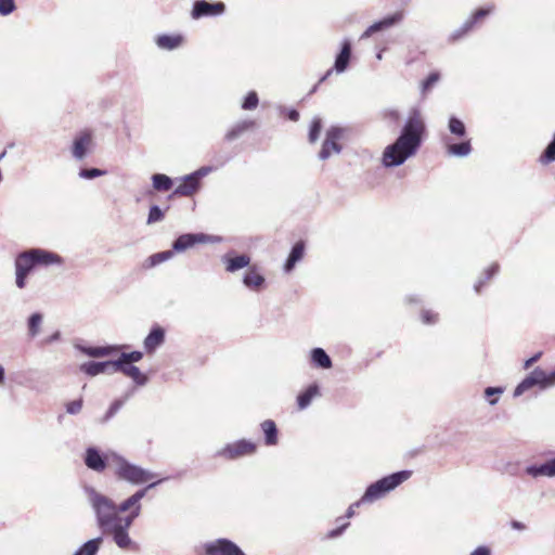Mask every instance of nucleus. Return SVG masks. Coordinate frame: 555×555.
<instances>
[{"label": "nucleus", "mask_w": 555, "mask_h": 555, "mask_svg": "<svg viewBox=\"0 0 555 555\" xmlns=\"http://www.w3.org/2000/svg\"><path fill=\"white\" fill-rule=\"evenodd\" d=\"M541 354H542L541 352H538L534 356H532L530 359L526 360L524 367L529 369L534 362H537L540 359Z\"/></svg>", "instance_id": "obj_56"}, {"label": "nucleus", "mask_w": 555, "mask_h": 555, "mask_svg": "<svg viewBox=\"0 0 555 555\" xmlns=\"http://www.w3.org/2000/svg\"><path fill=\"white\" fill-rule=\"evenodd\" d=\"M222 262L225 264V270L230 273L236 272L243 268H246L250 263V257L242 254L234 257L225 255L222 257Z\"/></svg>", "instance_id": "obj_22"}, {"label": "nucleus", "mask_w": 555, "mask_h": 555, "mask_svg": "<svg viewBox=\"0 0 555 555\" xmlns=\"http://www.w3.org/2000/svg\"><path fill=\"white\" fill-rule=\"evenodd\" d=\"M304 255H305V243L302 241H298L292 247V250H291V253L285 261V264H284V271L291 272L295 268L296 263L299 262L304 258Z\"/></svg>", "instance_id": "obj_23"}, {"label": "nucleus", "mask_w": 555, "mask_h": 555, "mask_svg": "<svg viewBox=\"0 0 555 555\" xmlns=\"http://www.w3.org/2000/svg\"><path fill=\"white\" fill-rule=\"evenodd\" d=\"M448 128L452 134L459 138H463L466 134L464 122L455 116L450 117Z\"/></svg>", "instance_id": "obj_35"}, {"label": "nucleus", "mask_w": 555, "mask_h": 555, "mask_svg": "<svg viewBox=\"0 0 555 555\" xmlns=\"http://www.w3.org/2000/svg\"><path fill=\"white\" fill-rule=\"evenodd\" d=\"M117 513L114 524L112 525L108 535L112 537L114 543L124 551H137L139 545L129 535V529L133 521L140 516L139 514L128 513L125 517Z\"/></svg>", "instance_id": "obj_5"}, {"label": "nucleus", "mask_w": 555, "mask_h": 555, "mask_svg": "<svg viewBox=\"0 0 555 555\" xmlns=\"http://www.w3.org/2000/svg\"><path fill=\"white\" fill-rule=\"evenodd\" d=\"M205 555H246L233 541L219 538L203 544Z\"/></svg>", "instance_id": "obj_9"}, {"label": "nucleus", "mask_w": 555, "mask_h": 555, "mask_svg": "<svg viewBox=\"0 0 555 555\" xmlns=\"http://www.w3.org/2000/svg\"><path fill=\"white\" fill-rule=\"evenodd\" d=\"M153 188L157 191H168L172 186V180L163 173H155L152 177Z\"/></svg>", "instance_id": "obj_34"}, {"label": "nucleus", "mask_w": 555, "mask_h": 555, "mask_svg": "<svg viewBox=\"0 0 555 555\" xmlns=\"http://www.w3.org/2000/svg\"><path fill=\"white\" fill-rule=\"evenodd\" d=\"M376 57H377L378 60H382V52H378V53H377V55H376Z\"/></svg>", "instance_id": "obj_63"}, {"label": "nucleus", "mask_w": 555, "mask_h": 555, "mask_svg": "<svg viewBox=\"0 0 555 555\" xmlns=\"http://www.w3.org/2000/svg\"><path fill=\"white\" fill-rule=\"evenodd\" d=\"M82 404H83L82 398L73 400L66 404V412L70 415H76L81 411Z\"/></svg>", "instance_id": "obj_49"}, {"label": "nucleus", "mask_w": 555, "mask_h": 555, "mask_svg": "<svg viewBox=\"0 0 555 555\" xmlns=\"http://www.w3.org/2000/svg\"><path fill=\"white\" fill-rule=\"evenodd\" d=\"M385 116L393 121H398L400 119V113L397 109L387 111Z\"/></svg>", "instance_id": "obj_53"}, {"label": "nucleus", "mask_w": 555, "mask_h": 555, "mask_svg": "<svg viewBox=\"0 0 555 555\" xmlns=\"http://www.w3.org/2000/svg\"><path fill=\"white\" fill-rule=\"evenodd\" d=\"M42 323V315L38 312L33 313L28 318V334L30 337H36L39 333V327Z\"/></svg>", "instance_id": "obj_37"}, {"label": "nucleus", "mask_w": 555, "mask_h": 555, "mask_svg": "<svg viewBox=\"0 0 555 555\" xmlns=\"http://www.w3.org/2000/svg\"><path fill=\"white\" fill-rule=\"evenodd\" d=\"M114 365V373L121 372L127 377H130L138 386H144L149 380L147 376L144 373H142L138 366L133 364L115 360Z\"/></svg>", "instance_id": "obj_16"}, {"label": "nucleus", "mask_w": 555, "mask_h": 555, "mask_svg": "<svg viewBox=\"0 0 555 555\" xmlns=\"http://www.w3.org/2000/svg\"><path fill=\"white\" fill-rule=\"evenodd\" d=\"M91 138L85 133L75 139L73 145V155L76 159H83L87 155L88 145L90 144Z\"/></svg>", "instance_id": "obj_27"}, {"label": "nucleus", "mask_w": 555, "mask_h": 555, "mask_svg": "<svg viewBox=\"0 0 555 555\" xmlns=\"http://www.w3.org/2000/svg\"><path fill=\"white\" fill-rule=\"evenodd\" d=\"M349 526V522H345L341 526H339L338 528L336 529H333L328 532L327 537L328 538H337L338 535H340L343 533V531Z\"/></svg>", "instance_id": "obj_52"}, {"label": "nucleus", "mask_w": 555, "mask_h": 555, "mask_svg": "<svg viewBox=\"0 0 555 555\" xmlns=\"http://www.w3.org/2000/svg\"><path fill=\"white\" fill-rule=\"evenodd\" d=\"M512 527L514 529H517V530H524L525 529V525L519 522V521H517V520H513L512 521Z\"/></svg>", "instance_id": "obj_59"}, {"label": "nucleus", "mask_w": 555, "mask_h": 555, "mask_svg": "<svg viewBox=\"0 0 555 555\" xmlns=\"http://www.w3.org/2000/svg\"><path fill=\"white\" fill-rule=\"evenodd\" d=\"M182 41L181 36L162 35L156 39L158 48L165 50H173L180 46Z\"/></svg>", "instance_id": "obj_33"}, {"label": "nucleus", "mask_w": 555, "mask_h": 555, "mask_svg": "<svg viewBox=\"0 0 555 555\" xmlns=\"http://www.w3.org/2000/svg\"><path fill=\"white\" fill-rule=\"evenodd\" d=\"M82 351L93 358L105 357L112 352V347H87L83 348Z\"/></svg>", "instance_id": "obj_42"}, {"label": "nucleus", "mask_w": 555, "mask_h": 555, "mask_svg": "<svg viewBox=\"0 0 555 555\" xmlns=\"http://www.w3.org/2000/svg\"><path fill=\"white\" fill-rule=\"evenodd\" d=\"M344 129L339 127H331L326 131L325 140L322 144V149L319 152V158L321 160H326L331 157V155L339 154L341 152V145L338 141L343 138Z\"/></svg>", "instance_id": "obj_12"}, {"label": "nucleus", "mask_w": 555, "mask_h": 555, "mask_svg": "<svg viewBox=\"0 0 555 555\" xmlns=\"http://www.w3.org/2000/svg\"><path fill=\"white\" fill-rule=\"evenodd\" d=\"M211 169L209 167H202L198 170L192 172V175H195V178L199 181V179L204 176H206Z\"/></svg>", "instance_id": "obj_54"}, {"label": "nucleus", "mask_w": 555, "mask_h": 555, "mask_svg": "<svg viewBox=\"0 0 555 555\" xmlns=\"http://www.w3.org/2000/svg\"><path fill=\"white\" fill-rule=\"evenodd\" d=\"M310 359L313 366L318 369L327 370L331 369L333 363L330 356L323 348L315 347L310 352Z\"/></svg>", "instance_id": "obj_24"}, {"label": "nucleus", "mask_w": 555, "mask_h": 555, "mask_svg": "<svg viewBox=\"0 0 555 555\" xmlns=\"http://www.w3.org/2000/svg\"><path fill=\"white\" fill-rule=\"evenodd\" d=\"M261 429L264 434V442L267 446H275L278 443V428L273 421L266 420L261 423Z\"/></svg>", "instance_id": "obj_28"}, {"label": "nucleus", "mask_w": 555, "mask_h": 555, "mask_svg": "<svg viewBox=\"0 0 555 555\" xmlns=\"http://www.w3.org/2000/svg\"><path fill=\"white\" fill-rule=\"evenodd\" d=\"M491 12L490 9H478L477 11H475L473 13V15L466 20L461 27H459L457 29H455L451 35H450V41H456L459 40L460 38H462L464 35H466L469 30L473 29L474 25L481 18L486 17L487 15H489Z\"/></svg>", "instance_id": "obj_15"}, {"label": "nucleus", "mask_w": 555, "mask_h": 555, "mask_svg": "<svg viewBox=\"0 0 555 555\" xmlns=\"http://www.w3.org/2000/svg\"><path fill=\"white\" fill-rule=\"evenodd\" d=\"M102 537H98L85 542L74 555H96L102 544Z\"/></svg>", "instance_id": "obj_30"}, {"label": "nucleus", "mask_w": 555, "mask_h": 555, "mask_svg": "<svg viewBox=\"0 0 555 555\" xmlns=\"http://www.w3.org/2000/svg\"><path fill=\"white\" fill-rule=\"evenodd\" d=\"M5 379V371L4 367L0 364V385L4 383Z\"/></svg>", "instance_id": "obj_61"}, {"label": "nucleus", "mask_w": 555, "mask_h": 555, "mask_svg": "<svg viewBox=\"0 0 555 555\" xmlns=\"http://www.w3.org/2000/svg\"><path fill=\"white\" fill-rule=\"evenodd\" d=\"M143 357L141 351H131V352H122L120 357L116 361L126 362L133 364L134 362H139Z\"/></svg>", "instance_id": "obj_45"}, {"label": "nucleus", "mask_w": 555, "mask_h": 555, "mask_svg": "<svg viewBox=\"0 0 555 555\" xmlns=\"http://www.w3.org/2000/svg\"><path fill=\"white\" fill-rule=\"evenodd\" d=\"M319 395V386L317 384L310 385L304 392L297 397V404L300 410L307 409L312 399Z\"/></svg>", "instance_id": "obj_29"}, {"label": "nucleus", "mask_w": 555, "mask_h": 555, "mask_svg": "<svg viewBox=\"0 0 555 555\" xmlns=\"http://www.w3.org/2000/svg\"><path fill=\"white\" fill-rule=\"evenodd\" d=\"M254 127H255L254 120H249V119L241 120V121L236 122L233 127H231V129L228 130V132L224 135V139L229 142L234 141Z\"/></svg>", "instance_id": "obj_25"}, {"label": "nucleus", "mask_w": 555, "mask_h": 555, "mask_svg": "<svg viewBox=\"0 0 555 555\" xmlns=\"http://www.w3.org/2000/svg\"><path fill=\"white\" fill-rule=\"evenodd\" d=\"M440 76L438 73L434 72L428 75V77L423 81L422 89L423 92L429 90L438 80Z\"/></svg>", "instance_id": "obj_50"}, {"label": "nucleus", "mask_w": 555, "mask_h": 555, "mask_svg": "<svg viewBox=\"0 0 555 555\" xmlns=\"http://www.w3.org/2000/svg\"><path fill=\"white\" fill-rule=\"evenodd\" d=\"M164 217H165V215H164L163 210L157 205H152L149 210L146 223L153 224V223L159 222L164 219Z\"/></svg>", "instance_id": "obj_43"}, {"label": "nucleus", "mask_w": 555, "mask_h": 555, "mask_svg": "<svg viewBox=\"0 0 555 555\" xmlns=\"http://www.w3.org/2000/svg\"><path fill=\"white\" fill-rule=\"evenodd\" d=\"M165 341V330L159 325H155L144 339V349L147 353H153Z\"/></svg>", "instance_id": "obj_19"}, {"label": "nucleus", "mask_w": 555, "mask_h": 555, "mask_svg": "<svg viewBox=\"0 0 555 555\" xmlns=\"http://www.w3.org/2000/svg\"><path fill=\"white\" fill-rule=\"evenodd\" d=\"M108 461H112L111 454L105 457L95 447L87 448L85 464L88 468L98 473H102L106 468Z\"/></svg>", "instance_id": "obj_14"}, {"label": "nucleus", "mask_w": 555, "mask_h": 555, "mask_svg": "<svg viewBox=\"0 0 555 555\" xmlns=\"http://www.w3.org/2000/svg\"><path fill=\"white\" fill-rule=\"evenodd\" d=\"M173 254L175 251L172 249L153 254L147 258V267H155L162 262H165L172 258Z\"/></svg>", "instance_id": "obj_36"}, {"label": "nucleus", "mask_w": 555, "mask_h": 555, "mask_svg": "<svg viewBox=\"0 0 555 555\" xmlns=\"http://www.w3.org/2000/svg\"><path fill=\"white\" fill-rule=\"evenodd\" d=\"M111 459L115 463L114 473L118 479L131 485H142L155 478L154 473L130 463L117 453H112Z\"/></svg>", "instance_id": "obj_4"}, {"label": "nucleus", "mask_w": 555, "mask_h": 555, "mask_svg": "<svg viewBox=\"0 0 555 555\" xmlns=\"http://www.w3.org/2000/svg\"><path fill=\"white\" fill-rule=\"evenodd\" d=\"M402 17H403V14L401 12H397L392 15H389V16L378 21V22H375L374 24H372L371 26H369L366 28V30L361 35L360 38L366 39L377 31L387 29V28L396 25L397 23H399L402 20Z\"/></svg>", "instance_id": "obj_18"}, {"label": "nucleus", "mask_w": 555, "mask_h": 555, "mask_svg": "<svg viewBox=\"0 0 555 555\" xmlns=\"http://www.w3.org/2000/svg\"><path fill=\"white\" fill-rule=\"evenodd\" d=\"M256 448V443L242 439L233 443H228L216 452V456L224 457L227 460H235L241 456L255 453Z\"/></svg>", "instance_id": "obj_11"}, {"label": "nucleus", "mask_w": 555, "mask_h": 555, "mask_svg": "<svg viewBox=\"0 0 555 555\" xmlns=\"http://www.w3.org/2000/svg\"><path fill=\"white\" fill-rule=\"evenodd\" d=\"M78 175L82 179L91 180L106 175V171L98 168H82Z\"/></svg>", "instance_id": "obj_44"}, {"label": "nucleus", "mask_w": 555, "mask_h": 555, "mask_svg": "<svg viewBox=\"0 0 555 555\" xmlns=\"http://www.w3.org/2000/svg\"><path fill=\"white\" fill-rule=\"evenodd\" d=\"M212 242L211 236L204 233H185L178 236L172 243L175 253H183L196 244Z\"/></svg>", "instance_id": "obj_13"}, {"label": "nucleus", "mask_w": 555, "mask_h": 555, "mask_svg": "<svg viewBox=\"0 0 555 555\" xmlns=\"http://www.w3.org/2000/svg\"><path fill=\"white\" fill-rule=\"evenodd\" d=\"M115 360L109 361H89L80 365V371L89 376H96L102 373L113 374L115 370Z\"/></svg>", "instance_id": "obj_17"}, {"label": "nucleus", "mask_w": 555, "mask_h": 555, "mask_svg": "<svg viewBox=\"0 0 555 555\" xmlns=\"http://www.w3.org/2000/svg\"><path fill=\"white\" fill-rule=\"evenodd\" d=\"M227 7L223 2H208L206 0H195L191 10L193 20L204 17H217L225 13Z\"/></svg>", "instance_id": "obj_10"}, {"label": "nucleus", "mask_w": 555, "mask_h": 555, "mask_svg": "<svg viewBox=\"0 0 555 555\" xmlns=\"http://www.w3.org/2000/svg\"><path fill=\"white\" fill-rule=\"evenodd\" d=\"M351 57V43L349 40H345L341 46L340 52L337 54L334 63V69L336 73H344L349 65Z\"/></svg>", "instance_id": "obj_21"}, {"label": "nucleus", "mask_w": 555, "mask_h": 555, "mask_svg": "<svg viewBox=\"0 0 555 555\" xmlns=\"http://www.w3.org/2000/svg\"><path fill=\"white\" fill-rule=\"evenodd\" d=\"M412 475L411 470H400L393 474H390L382 479L371 483L364 494L361 498L363 502H374L380 498H383L386 493L393 490L402 482L408 480Z\"/></svg>", "instance_id": "obj_6"}, {"label": "nucleus", "mask_w": 555, "mask_h": 555, "mask_svg": "<svg viewBox=\"0 0 555 555\" xmlns=\"http://www.w3.org/2000/svg\"><path fill=\"white\" fill-rule=\"evenodd\" d=\"M539 385L541 388L555 385V370L546 373L540 367L534 369L526 378H524L514 389V397H519L533 386Z\"/></svg>", "instance_id": "obj_7"}, {"label": "nucleus", "mask_w": 555, "mask_h": 555, "mask_svg": "<svg viewBox=\"0 0 555 555\" xmlns=\"http://www.w3.org/2000/svg\"><path fill=\"white\" fill-rule=\"evenodd\" d=\"M85 492L89 504L95 515L98 527L107 534L118 512L117 505L108 496L98 492L92 487H86Z\"/></svg>", "instance_id": "obj_3"}, {"label": "nucleus", "mask_w": 555, "mask_h": 555, "mask_svg": "<svg viewBox=\"0 0 555 555\" xmlns=\"http://www.w3.org/2000/svg\"><path fill=\"white\" fill-rule=\"evenodd\" d=\"M243 283L250 289H258L264 284V278L255 270H249L245 273Z\"/></svg>", "instance_id": "obj_32"}, {"label": "nucleus", "mask_w": 555, "mask_h": 555, "mask_svg": "<svg viewBox=\"0 0 555 555\" xmlns=\"http://www.w3.org/2000/svg\"><path fill=\"white\" fill-rule=\"evenodd\" d=\"M14 0H0V15L7 16L15 10Z\"/></svg>", "instance_id": "obj_48"}, {"label": "nucleus", "mask_w": 555, "mask_h": 555, "mask_svg": "<svg viewBox=\"0 0 555 555\" xmlns=\"http://www.w3.org/2000/svg\"><path fill=\"white\" fill-rule=\"evenodd\" d=\"M124 400H115L111 406L108 408L107 412L105 413L102 423L108 422L124 405Z\"/></svg>", "instance_id": "obj_46"}, {"label": "nucleus", "mask_w": 555, "mask_h": 555, "mask_svg": "<svg viewBox=\"0 0 555 555\" xmlns=\"http://www.w3.org/2000/svg\"><path fill=\"white\" fill-rule=\"evenodd\" d=\"M64 259L56 253L43 248H30L21 251L14 260L15 285L24 289L27 285V278L37 266H62Z\"/></svg>", "instance_id": "obj_2"}, {"label": "nucleus", "mask_w": 555, "mask_h": 555, "mask_svg": "<svg viewBox=\"0 0 555 555\" xmlns=\"http://www.w3.org/2000/svg\"><path fill=\"white\" fill-rule=\"evenodd\" d=\"M322 129V120L319 117H314L309 129V142L314 143L320 137Z\"/></svg>", "instance_id": "obj_40"}, {"label": "nucleus", "mask_w": 555, "mask_h": 555, "mask_svg": "<svg viewBox=\"0 0 555 555\" xmlns=\"http://www.w3.org/2000/svg\"><path fill=\"white\" fill-rule=\"evenodd\" d=\"M499 264L498 263H493L491 264L486 271H485V279H480L479 281L476 282V284L474 285V288L476 291V293H479L482 285L486 283V281L490 280L492 276H494L498 272H499Z\"/></svg>", "instance_id": "obj_39"}, {"label": "nucleus", "mask_w": 555, "mask_h": 555, "mask_svg": "<svg viewBox=\"0 0 555 555\" xmlns=\"http://www.w3.org/2000/svg\"><path fill=\"white\" fill-rule=\"evenodd\" d=\"M361 503H364V502L360 500V501H358V502H356V503L351 504V505L348 507V509H347V517H352V516H353V514H354V508H356V507H359Z\"/></svg>", "instance_id": "obj_57"}, {"label": "nucleus", "mask_w": 555, "mask_h": 555, "mask_svg": "<svg viewBox=\"0 0 555 555\" xmlns=\"http://www.w3.org/2000/svg\"><path fill=\"white\" fill-rule=\"evenodd\" d=\"M438 320V314L433 311L425 310L422 312V321L425 324H434Z\"/></svg>", "instance_id": "obj_51"}, {"label": "nucleus", "mask_w": 555, "mask_h": 555, "mask_svg": "<svg viewBox=\"0 0 555 555\" xmlns=\"http://www.w3.org/2000/svg\"><path fill=\"white\" fill-rule=\"evenodd\" d=\"M166 478L158 479L156 481H153L145 486L144 488H141L137 490L133 494H131L129 498L124 500L117 505L119 513H132V514H139L141 515L142 512V499L146 495L147 491L155 488L159 483H162Z\"/></svg>", "instance_id": "obj_8"}, {"label": "nucleus", "mask_w": 555, "mask_h": 555, "mask_svg": "<svg viewBox=\"0 0 555 555\" xmlns=\"http://www.w3.org/2000/svg\"><path fill=\"white\" fill-rule=\"evenodd\" d=\"M258 103L259 99L257 92L249 91L242 103V108L245 111H251L258 106Z\"/></svg>", "instance_id": "obj_41"}, {"label": "nucleus", "mask_w": 555, "mask_h": 555, "mask_svg": "<svg viewBox=\"0 0 555 555\" xmlns=\"http://www.w3.org/2000/svg\"><path fill=\"white\" fill-rule=\"evenodd\" d=\"M287 116L293 121H297L299 119V113L296 109H291Z\"/></svg>", "instance_id": "obj_58"}, {"label": "nucleus", "mask_w": 555, "mask_h": 555, "mask_svg": "<svg viewBox=\"0 0 555 555\" xmlns=\"http://www.w3.org/2000/svg\"><path fill=\"white\" fill-rule=\"evenodd\" d=\"M333 70H335V69H334V68L328 69V70H327V72H326V73L321 77V79L319 80V83H321V82L325 81V80L331 76V74L333 73Z\"/></svg>", "instance_id": "obj_60"}, {"label": "nucleus", "mask_w": 555, "mask_h": 555, "mask_svg": "<svg viewBox=\"0 0 555 555\" xmlns=\"http://www.w3.org/2000/svg\"><path fill=\"white\" fill-rule=\"evenodd\" d=\"M504 389L502 387H487L485 389V396L489 399V404L494 405L498 403V398H492L494 395L503 393Z\"/></svg>", "instance_id": "obj_47"}, {"label": "nucleus", "mask_w": 555, "mask_h": 555, "mask_svg": "<svg viewBox=\"0 0 555 555\" xmlns=\"http://www.w3.org/2000/svg\"><path fill=\"white\" fill-rule=\"evenodd\" d=\"M426 126L420 111L410 112L399 137L383 152L382 163L386 168L398 167L420 150Z\"/></svg>", "instance_id": "obj_1"}, {"label": "nucleus", "mask_w": 555, "mask_h": 555, "mask_svg": "<svg viewBox=\"0 0 555 555\" xmlns=\"http://www.w3.org/2000/svg\"><path fill=\"white\" fill-rule=\"evenodd\" d=\"M526 474L533 478H538L540 476L554 477L555 476V457L547 460L540 465L527 466Z\"/></svg>", "instance_id": "obj_20"}, {"label": "nucleus", "mask_w": 555, "mask_h": 555, "mask_svg": "<svg viewBox=\"0 0 555 555\" xmlns=\"http://www.w3.org/2000/svg\"><path fill=\"white\" fill-rule=\"evenodd\" d=\"M198 188V180L195 175H188L184 177L183 182L177 186L173 195L191 196Z\"/></svg>", "instance_id": "obj_26"}, {"label": "nucleus", "mask_w": 555, "mask_h": 555, "mask_svg": "<svg viewBox=\"0 0 555 555\" xmlns=\"http://www.w3.org/2000/svg\"><path fill=\"white\" fill-rule=\"evenodd\" d=\"M470 555H490V550L487 546H478Z\"/></svg>", "instance_id": "obj_55"}, {"label": "nucleus", "mask_w": 555, "mask_h": 555, "mask_svg": "<svg viewBox=\"0 0 555 555\" xmlns=\"http://www.w3.org/2000/svg\"><path fill=\"white\" fill-rule=\"evenodd\" d=\"M447 151L450 155L456 157L468 156L472 152L470 140H465L460 143L449 144Z\"/></svg>", "instance_id": "obj_31"}, {"label": "nucleus", "mask_w": 555, "mask_h": 555, "mask_svg": "<svg viewBox=\"0 0 555 555\" xmlns=\"http://www.w3.org/2000/svg\"><path fill=\"white\" fill-rule=\"evenodd\" d=\"M60 338V333L59 332H55L51 338H50V341H53V340H57Z\"/></svg>", "instance_id": "obj_62"}, {"label": "nucleus", "mask_w": 555, "mask_h": 555, "mask_svg": "<svg viewBox=\"0 0 555 555\" xmlns=\"http://www.w3.org/2000/svg\"><path fill=\"white\" fill-rule=\"evenodd\" d=\"M555 162V133L551 142L547 144L546 149L540 156V163L546 165Z\"/></svg>", "instance_id": "obj_38"}]
</instances>
